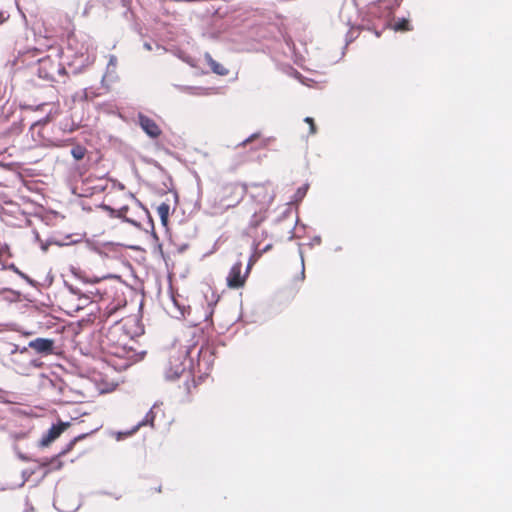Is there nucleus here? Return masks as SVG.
I'll use <instances>...</instances> for the list:
<instances>
[{"mask_svg": "<svg viewBox=\"0 0 512 512\" xmlns=\"http://www.w3.org/2000/svg\"><path fill=\"white\" fill-rule=\"evenodd\" d=\"M248 195L244 210L250 217L249 226L257 228L267 218L268 210L274 200V191L270 185L254 184Z\"/></svg>", "mask_w": 512, "mask_h": 512, "instance_id": "obj_1", "label": "nucleus"}, {"mask_svg": "<svg viewBox=\"0 0 512 512\" xmlns=\"http://www.w3.org/2000/svg\"><path fill=\"white\" fill-rule=\"evenodd\" d=\"M247 194V186L239 181L220 183L209 200L212 215H222L235 208Z\"/></svg>", "mask_w": 512, "mask_h": 512, "instance_id": "obj_2", "label": "nucleus"}, {"mask_svg": "<svg viewBox=\"0 0 512 512\" xmlns=\"http://www.w3.org/2000/svg\"><path fill=\"white\" fill-rule=\"evenodd\" d=\"M191 361L188 359L187 351H178L170 355L169 361L165 370L166 377L170 380H175L183 375L190 376Z\"/></svg>", "mask_w": 512, "mask_h": 512, "instance_id": "obj_3", "label": "nucleus"}, {"mask_svg": "<svg viewBox=\"0 0 512 512\" xmlns=\"http://www.w3.org/2000/svg\"><path fill=\"white\" fill-rule=\"evenodd\" d=\"M252 266V260L249 261L245 272H242L243 264L241 261H238L232 265L229 270V273L226 277V283L228 288L230 289H240L245 286L247 278L250 273V269Z\"/></svg>", "mask_w": 512, "mask_h": 512, "instance_id": "obj_4", "label": "nucleus"}, {"mask_svg": "<svg viewBox=\"0 0 512 512\" xmlns=\"http://www.w3.org/2000/svg\"><path fill=\"white\" fill-rule=\"evenodd\" d=\"M106 355L110 362L113 361V358L124 360V363L121 364V366L126 368L132 364L135 358V351L128 346V342L121 344V346H113V344H109Z\"/></svg>", "mask_w": 512, "mask_h": 512, "instance_id": "obj_5", "label": "nucleus"}, {"mask_svg": "<svg viewBox=\"0 0 512 512\" xmlns=\"http://www.w3.org/2000/svg\"><path fill=\"white\" fill-rule=\"evenodd\" d=\"M65 67L54 62L49 56L39 60V75L48 80H55L56 75L65 74Z\"/></svg>", "mask_w": 512, "mask_h": 512, "instance_id": "obj_6", "label": "nucleus"}, {"mask_svg": "<svg viewBox=\"0 0 512 512\" xmlns=\"http://www.w3.org/2000/svg\"><path fill=\"white\" fill-rule=\"evenodd\" d=\"M131 341L127 334L123 333L119 328L110 329L102 340L103 350L108 352V345L121 346L123 343Z\"/></svg>", "mask_w": 512, "mask_h": 512, "instance_id": "obj_7", "label": "nucleus"}, {"mask_svg": "<svg viewBox=\"0 0 512 512\" xmlns=\"http://www.w3.org/2000/svg\"><path fill=\"white\" fill-rule=\"evenodd\" d=\"M129 209H130L129 204H124V205L114 204L113 206L102 205L100 207L101 212L107 213L109 215V217H111V218L118 217V218L124 219L125 221H127L129 223L136 224V221L128 215Z\"/></svg>", "mask_w": 512, "mask_h": 512, "instance_id": "obj_8", "label": "nucleus"}, {"mask_svg": "<svg viewBox=\"0 0 512 512\" xmlns=\"http://www.w3.org/2000/svg\"><path fill=\"white\" fill-rule=\"evenodd\" d=\"M28 347L41 355H51L54 353L55 341L48 338H36L28 343Z\"/></svg>", "mask_w": 512, "mask_h": 512, "instance_id": "obj_9", "label": "nucleus"}, {"mask_svg": "<svg viewBox=\"0 0 512 512\" xmlns=\"http://www.w3.org/2000/svg\"><path fill=\"white\" fill-rule=\"evenodd\" d=\"M138 122L140 127L149 137L156 139L162 134V130L159 125L149 116L139 113Z\"/></svg>", "mask_w": 512, "mask_h": 512, "instance_id": "obj_10", "label": "nucleus"}, {"mask_svg": "<svg viewBox=\"0 0 512 512\" xmlns=\"http://www.w3.org/2000/svg\"><path fill=\"white\" fill-rule=\"evenodd\" d=\"M86 298L77 297L74 293H68L62 298V306L68 313H74L84 307Z\"/></svg>", "mask_w": 512, "mask_h": 512, "instance_id": "obj_11", "label": "nucleus"}, {"mask_svg": "<svg viewBox=\"0 0 512 512\" xmlns=\"http://www.w3.org/2000/svg\"><path fill=\"white\" fill-rule=\"evenodd\" d=\"M69 426V423L60 422L53 425L45 434H43L40 440V446L46 447L56 440Z\"/></svg>", "mask_w": 512, "mask_h": 512, "instance_id": "obj_12", "label": "nucleus"}, {"mask_svg": "<svg viewBox=\"0 0 512 512\" xmlns=\"http://www.w3.org/2000/svg\"><path fill=\"white\" fill-rule=\"evenodd\" d=\"M75 442H76V439L71 441L68 444L67 448L62 450L56 457L52 458L49 462H43L41 464V466H43V467L50 466V467H52V469H60L62 467V462L58 458L65 455L67 452H69L73 448Z\"/></svg>", "mask_w": 512, "mask_h": 512, "instance_id": "obj_13", "label": "nucleus"}, {"mask_svg": "<svg viewBox=\"0 0 512 512\" xmlns=\"http://www.w3.org/2000/svg\"><path fill=\"white\" fill-rule=\"evenodd\" d=\"M205 59L208 66L215 74L225 76L229 73L228 69L224 65L218 63L209 54H206Z\"/></svg>", "mask_w": 512, "mask_h": 512, "instance_id": "obj_14", "label": "nucleus"}, {"mask_svg": "<svg viewBox=\"0 0 512 512\" xmlns=\"http://www.w3.org/2000/svg\"><path fill=\"white\" fill-rule=\"evenodd\" d=\"M156 210L162 224L166 226L169 220L170 205L168 203L162 202L157 206Z\"/></svg>", "mask_w": 512, "mask_h": 512, "instance_id": "obj_15", "label": "nucleus"}, {"mask_svg": "<svg viewBox=\"0 0 512 512\" xmlns=\"http://www.w3.org/2000/svg\"><path fill=\"white\" fill-rule=\"evenodd\" d=\"M87 153V149L84 146L76 145L71 149V155L75 160H82Z\"/></svg>", "mask_w": 512, "mask_h": 512, "instance_id": "obj_16", "label": "nucleus"}, {"mask_svg": "<svg viewBox=\"0 0 512 512\" xmlns=\"http://www.w3.org/2000/svg\"><path fill=\"white\" fill-rule=\"evenodd\" d=\"M154 418H155L154 413H153L152 410H150L146 414L144 420L138 423V425H137L135 430H137L139 427L144 426L146 424H150L151 426H153Z\"/></svg>", "mask_w": 512, "mask_h": 512, "instance_id": "obj_17", "label": "nucleus"}, {"mask_svg": "<svg viewBox=\"0 0 512 512\" xmlns=\"http://www.w3.org/2000/svg\"><path fill=\"white\" fill-rule=\"evenodd\" d=\"M395 30H397V31H409V30H411L409 21L407 19L399 20L395 24Z\"/></svg>", "mask_w": 512, "mask_h": 512, "instance_id": "obj_18", "label": "nucleus"}, {"mask_svg": "<svg viewBox=\"0 0 512 512\" xmlns=\"http://www.w3.org/2000/svg\"><path fill=\"white\" fill-rule=\"evenodd\" d=\"M272 245L271 244H268L266 245L263 249H259V247L257 246L256 249H255V252L253 254V256L251 257L250 260H252V265L254 264V262L266 251H268L269 249H271Z\"/></svg>", "mask_w": 512, "mask_h": 512, "instance_id": "obj_19", "label": "nucleus"}, {"mask_svg": "<svg viewBox=\"0 0 512 512\" xmlns=\"http://www.w3.org/2000/svg\"><path fill=\"white\" fill-rule=\"evenodd\" d=\"M118 305H114L112 307L106 306L102 312V317L109 318L113 313L118 310Z\"/></svg>", "mask_w": 512, "mask_h": 512, "instance_id": "obj_20", "label": "nucleus"}, {"mask_svg": "<svg viewBox=\"0 0 512 512\" xmlns=\"http://www.w3.org/2000/svg\"><path fill=\"white\" fill-rule=\"evenodd\" d=\"M304 121L309 125V133L311 135L315 134L317 131V128H316L314 119L311 117H306Z\"/></svg>", "mask_w": 512, "mask_h": 512, "instance_id": "obj_21", "label": "nucleus"}, {"mask_svg": "<svg viewBox=\"0 0 512 512\" xmlns=\"http://www.w3.org/2000/svg\"><path fill=\"white\" fill-rule=\"evenodd\" d=\"M307 192V186H303L297 189L295 194V201L301 200Z\"/></svg>", "mask_w": 512, "mask_h": 512, "instance_id": "obj_22", "label": "nucleus"}, {"mask_svg": "<svg viewBox=\"0 0 512 512\" xmlns=\"http://www.w3.org/2000/svg\"><path fill=\"white\" fill-rule=\"evenodd\" d=\"M8 268L19 274L21 277L26 278V276L14 264L9 265Z\"/></svg>", "mask_w": 512, "mask_h": 512, "instance_id": "obj_23", "label": "nucleus"}, {"mask_svg": "<svg viewBox=\"0 0 512 512\" xmlns=\"http://www.w3.org/2000/svg\"><path fill=\"white\" fill-rule=\"evenodd\" d=\"M162 490H161V485H158L157 487H151L150 488V492L151 494L153 493H160Z\"/></svg>", "mask_w": 512, "mask_h": 512, "instance_id": "obj_24", "label": "nucleus"}, {"mask_svg": "<svg viewBox=\"0 0 512 512\" xmlns=\"http://www.w3.org/2000/svg\"><path fill=\"white\" fill-rule=\"evenodd\" d=\"M257 137L256 134L252 135L251 137L247 138L245 141H243L240 145L246 146L247 143L251 142L253 138Z\"/></svg>", "mask_w": 512, "mask_h": 512, "instance_id": "obj_25", "label": "nucleus"}, {"mask_svg": "<svg viewBox=\"0 0 512 512\" xmlns=\"http://www.w3.org/2000/svg\"><path fill=\"white\" fill-rule=\"evenodd\" d=\"M245 161H246V158H243V159L241 158L239 161H237V162L235 163V165H239V164H241V163H243V162H245Z\"/></svg>", "mask_w": 512, "mask_h": 512, "instance_id": "obj_26", "label": "nucleus"}, {"mask_svg": "<svg viewBox=\"0 0 512 512\" xmlns=\"http://www.w3.org/2000/svg\"><path fill=\"white\" fill-rule=\"evenodd\" d=\"M4 14L0 11V23L4 21Z\"/></svg>", "mask_w": 512, "mask_h": 512, "instance_id": "obj_27", "label": "nucleus"}, {"mask_svg": "<svg viewBox=\"0 0 512 512\" xmlns=\"http://www.w3.org/2000/svg\"><path fill=\"white\" fill-rule=\"evenodd\" d=\"M127 198H128V200H129L131 203L135 204V200H134L132 197H127Z\"/></svg>", "mask_w": 512, "mask_h": 512, "instance_id": "obj_28", "label": "nucleus"}]
</instances>
